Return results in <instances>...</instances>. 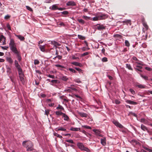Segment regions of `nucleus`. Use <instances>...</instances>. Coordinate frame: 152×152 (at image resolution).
Instances as JSON below:
<instances>
[{
	"mask_svg": "<svg viewBox=\"0 0 152 152\" xmlns=\"http://www.w3.org/2000/svg\"><path fill=\"white\" fill-rule=\"evenodd\" d=\"M74 81L75 82H76V83H80L81 82V81L80 80L78 79H75V80H74Z\"/></svg>",
	"mask_w": 152,
	"mask_h": 152,
	"instance_id": "59",
	"label": "nucleus"
},
{
	"mask_svg": "<svg viewBox=\"0 0 152 152\" xmlns=\"http://www.w3.org/2000/svg\"><path fill=\"white\" fill-rule=\"evenodd\" d=\"M52 44L55 46L60 45L58 42L55 41L53 42Z\"/></svg>",
	"mask_w": 152,
	"mask_h": 152,
	"instance_id": "44",
	"label": "nucleus"
},
{
	"mask_svg": "<svg viewBox=\"0 0 152 152\" xmlns=\"http://www.w3.org/2000/svg\"><path fill=\"white\" fill-rule=\"evenodd\" d=\"M77 21L80 24H81L82 25L84 24L85 22V21L83 19H77Z\"/></svg>",
	"mask_w": 152,
	"mask_h": 152,
	"instance_id": "28",
	"label": "nucleus"
},
{
	"mask_svg": "<svg viewBox=\"0 0 152 152\" xmlns=\"http://www.w3.org/2000/svg\"><path fill=\"white\" fill-rule=\"evenodd\" d=\"M5 39H6L5 37L3 35H1L0 36V42H1V41H2L3 42V45H5L6 44L5 42Z\"/></svg>",
	"mask_w": 152,
	"mask_h": 152,
	"instance_id": "12",
	"label": "nucleus"
},
{
	"mask_svg": "<svg viewBox=\"0 0 152 152\" xmlns=\"http://www.w3.org/2000/svg\"><path fill=\"white\" fill-rule=\"evenodd\" d=\"M39 48L41 50L42 52L45 51V45H39Z\"/></svg>",
	"mask_w": 152,
	"mask_h": 152,
	"instance_id": "23",
	"label": "nucleus"
},
{
	"mask_svg": "<svg viewBox=\"0 0 152 152\" xmlns=\"http://www.w3.org/2000/svg\"><path fill=\"white\" fill-rule=\"evenodd\" d=\"M89 52H86L85 53H84L82 55V56H85L89 54Z\"/></svg>",
	"mask_w": 152,
	"mask_h": 152,
	"instance_id": "56",
	"label": "nucleus"
},
{
	"mask_svg": "<svg viewBox=\"0 0 152 152\" xmlns=\"http://www.w3.org/2000/svg\"><path fill=\"white\" fill-rule=\"evenodd\" d=\"M58 7L56 4H54L52 6L51 9L52 10H58Z\"/></svg>",
	"mask_w": 152,
	"mask_h": 152,
	"instance_id": "27",
	"label": "nucleus"
},
{
	"mask_svg": "<svg viewBox=\"0 0 152 152\" xmlns=\"http://www.w3.org/2000/svg\"><path fill=\"white\" fill-rule=\"evenodd\" d=\"M82 150L88 152H90V150L87 148L84 147Z\"/></svg>",
	"mask_w": 152,
	"mask_h": 152,
	"instance_id": "43",
	"label": "nucleus"
},
{
	"mask_svg": "<svg viewBox=\"0 0 152 152\" xmlns=\"http://www.w3.org/2000/svg\"><path fill=\"white\" fill-rule=\"evenodd\" d=\"M82 126L85 128L89 129H91V127L87 125L83 126Z\"/></svg>",
	"mask_w": 152,
	"mask_h": 152,
	"instance_id": "52",
	"label": "nucleus"
},
{
	"mask_svg": "<svg viewBox=\"0 0 152 152\" xmlns=\"http://www.w3.org/2000/svg\"><path fill=\"white\" fill-rule=\"evenodd\" d=\"M12 51L16 55L17 57L20 55V52L18 50L17 48L15 49L12 50Z\"/></svg>",
	"mask_w": 152,
	"mask_h": 152,
	"instance_id": "8",
	"label": "nucleus"
},
{
	"mask_svg": "<svg viewBox=\"0 0 152 152\" xmlns=\"http://www.w3.org/2000/svg\"><path fill=\"white\" fill-rule=\"evenodd\" d=\"M78 114L79 115L82 117L87 118L88 116V114L80 112Z\"/></svg>",
	"mask_w": 152,
	"mask_h": 152,
	"instance_id": "11",
	"label": "nucleus"
},
{
	"mask_svg": "<svg viewBox=\"0 0 152 152\" xmlns=\"http://www.w3.org/2000/svg\"><path fill=\"white\" fill-rule=\"evenodd\" d=\"M141 77L144 79L145 80H148V77L147 76L143 75H141Z\"/></svg>",
	"mask_w": 152,
	"mask_h": 152,
	"instance_id": "53",
	"label": "nucleus"
},
{
	"mask_svg": "<svg viewBox=\"0 0 152 152\" xmlns=\"http://www.w3.org/2000/svg\"><path fill=\"white\" fill-rule=\"evenodd\" d=\"M69 70L73 73H76L77 72L75 70L72 68H69Z\"/></svg>",
	"mask_w": 152,
	"mask_h": 152,
	"instance_id": "47",
	"label": "nucleus"
},
{
	"mask_svg": "<svg viewBox=\"0 0 152 152\" xmlns=\"http://www.w3.org/2000/svg\"><path fill=\"white\" fill-rule=\"evenodd\" d=\"M102 61L103 62H107V58L105 57H104L102 58Z\"/></svg>",
	"mask_w": 152,
	"mask_h": 152,
	"instance_id": "50",
	"label": "nucleus"
},
{
	"mask_svg": "<svg viewBox=\"0 0 152 152\" xmlns=\"http://www.w3.org/2000/svg\"><path fill=\"white\" fill-rule=\"evenodd\" d=\"M7 61L10 64H12L13 62V61L11 57H7L6 58Z\"/></svg>",
	"mask_w": 152,
	"mask_h": 152,
	"instance_id": "17",
	"label": "nucleus"
},
{
	"mask_svg": "<svg viewBox=\"0 0 152 152\" xmlns=\"http://www.w3.org/2000/svg\"><path fill=\"white\" fill-rule=\"evenodd\" d=\"M142 24L146 28V30H148V25H147L146 22H143Z\"/></svg>",
	"mask_w": 152,
	"mask_h": 152,
	"instance_id": "39",
	"label": "nucleus"
},
{
	"mask_svg": "<svg viewBox=\"0 0 152 152\" xmlns=\"http://www.w3.org/2000/svg\"><path fill=\"white\" fill-rule=\"evenodd\" d=\"M70 130L72 131H78L80 130V128H74L73 127H72L70 129Z\"/></svg>",
	"mask_w": 152,
	"mask_h": 152,
	"instance_id": "22",
	"label": "nucleus"
},
{
	"mask_svg": "<svg viewBox=\"0 0 152 152\" xmlns=\"http://www.w3.org/2000/svg\"><path fill=\"white\" fill-rule=\"evenodd\" d=\"M48 77H49L53 79H54L55 78V76L53 75H48Z\"/></svg>",
	"mask_w": 152,
	"mask_h": 152,
	"instance_id": "62",
	"label": "nucleus"
},
{
	"mask_svg": "<svg viewBox=\"0 0 152 152\" xmlns=\"http://www.w3.org/2000/svg\"><path fill=\"white\" fill-rule=\"evenodd\" d=\"M61 79L64 81H67L68 78L66 76H63L61 77Z\"/></svg>",
	"mask_w": 152,
	"mask_h": 152,
	"instance_id": "34",
	"label": "nucleus"
},
{
	"mask_svg": "<svg viewBox=\"0 0 152 152\" xmlns=\"http://www.w3.org/2000/svg\"><path fill=\"white\" fill-rule=\"evenodd\" d=\"M99 20H104L107 18V16L105 14H102L98 15Z\"/></svg>",
	"mask_w": 152,
	"mask_h": 152,
	"instance_id": "5",
	"label": "nucleus"
},
{
	"mask_svg": "<svg viewBox=\"0 0 152 152\" xmlns=\"http://www.w3.org/2000/svg\"><path fill=\"white\" fill-rule=\"evenodd\" d=\"M114 101H113V102H115L116 104H119L121 103V102L118 99H115L114 101L115 102H114Z\"/></svg>",
	"mask_w": 152,
	"mask_h": 152,
	"instance_id": "42",
	"label": "nucleus"
},
{
	"mask_svg": "<svg viewBox=\"0 0 152 152\" xmlns=\"http://www.w3.org/2000/svg\"><path fill=\"white\" fill-rule=\"evenodd\" d=\"M39 63V61L37 59L35 60H34V64L35 65L38 64Z\"/></svg>",
	"mask_w": 152,
	"mask_h": 152,
	"instance_id": "49",
	"label": "nucleus"
},
{
	"mask_svg": "<svg viewBox=\"0 0 152 152\" xmlns=\"http://www.w3.org/2000/svg\"><path fill=\"white\" fill-rule=\"evenodd\" d=\"M16 37H17L19 39H20L21 41H23L25 39V38L24 37L19 35H15Z\"/></svg>",
	"mask_w": 152,
	"mask_h": 152,
	"instance_id": "20",
	"label": "nucleus"
},
{
	"mask_svg": "<svg viewBox=\"0 0 152 152\" xmlns=\"http://www.w3.org/2000/svg\"><path fill=\"white\" fill-rule=\"evenodd\" d=\"M56 113L57 115H62L63 113L59 111H57L56 112Z\"/></svg>",
	"mask_w": 152,
	"mask_h": 152,
	"instance_id": "38",
	"label": "nucleus"
},
{
	"mask_svg": "<svg viewBox=\"0 0 152 152\" xmlns=\"http://www.w3.org/2000/svg\"><path fill=\"white\" fill-rule=\"evenodd\" d=\"M20 80L23 84H24L25 82L24 78V75L23 73H21L19 74Z\"/></svg>",
	"mask_w": 152,
	"mask_h": 152,
	"instance_id": "4",
	"label": "nucleus"
},
{
	"mask_svg": "<svg viewBox=\"0 0 152 152\" xmlns=\"http://www.w3.org/2000/svg\"><path fill=\"white\" fill-rule=\"evenodd\" d=\"M96 28L99 30H101L105 29L106 26H104L102 24H98L96 25Z\"/></svg>",
	"mask_w": 152,
	"mask_h": 152,
	"instance_id": "3",
	"label": "nucleus"
},
{
	"mask_svg": "<svg viewBox=\"0 0 152 152\" xmlns=\"http://www.w3.org/2000/svg\"><path fill=\"white\" fill-rule=\"evenodd\" d=\"M66 142L70 143H71L74 144V142L72 140H67L66 141Z\"/></svg>",
	"mask_w": 152,
	"mask_h": 152,
	"instance_id": "51",
	"label": "nucleus"
},
{
	"mask_svg": "<svg viewBox=\"0 0 152 152\" xmlns=\"http://www.w3.org/2000/svg\"><path fill=\"white\" fill-rule=\"evenodd\" d=\"M136 63L137 64H138L142 66H143L144 64L142 63V62H136Z\"/></svg>",
	"mask_w": 152,
	"mask_h": 152,
	"instance_id": "58",
	"label": "nucleus"
},
{
	"mask_svg": "<svg viewBox=\"0 0 152 152\" xmlns=\"http://www.w3.org/2000/svg\"><path fill=\"white\" fill-rule=\"evenodd\" d=\"M136 66L138 68H136L135 69L136 71H137V70L141 72H142V71L140 70V69H142V66L139 65H137Z\"/></svg>",
	"mask_w": 152,
	"mask_h": 152,
	"instance_id": "25",
	"label": "nucleus"
},
{
	"mask_svg": "<svg viewBox=\"0 0 152 152\" xmlns=\"http://www.w3.org/2000/svg\"><path fill=\"white\" fill-rule=\"evenodd\" d=\"M141 128L144 131H147L148 132H149V131L148 128L143 124H141Z\"/></svg>",
	"mask_w": 152,
	"mask_h": 152,
	"instance_id": "10",
	"label": "nucleus"
},
{
	"mask_svg": "<svg viewBox=\"0 0 152 152\" xmlns=\"http://www.w3.org/2000/svg\"><path fill=\"white\" fill-rule=\"evenodd\" d=\"M18 71V74H20V73H23L22 70L21 68L20 67V66H17L16 67Z\"/></svg>",
	"mask_w": 152,
	"mask_h": 152,
	"instance_id": "19",
	"label": "nucleus"
},
{
	"mask_svg": "<svg viewBox=\"0 0 152 152\" xmlns=\"http://www.w3.org/2000/svg\"><path fill=\"white\" fill-rule=\"evenodd\" d=\"M125 101L127 103L130 104H131L136 105L137 104V102H134L133 101L129 100H126Z\"/></svg>",
	"mask_w": 152,
	"mask_h": 152,
	"instance_id": "9",
	"label": "nucleus"
},
{
	"mask_svg": "<svg viewBox=\"0 0 152 152\" xmlns=\"http://www.w3.org/2000/svg\"><path fill=\"white\" fill-rule=\"evenodd\" d=\"M82 18L86 20H88L91 19V18L86 16H83L82 17Z\"/></svg>",
	"mask_w": 152,
	"mask_h": 152,
	"instance_id": "33",
	"label": "nucleus"
},
{
	"mask_svg": "<svg viewBox=\"0 0 152 152\" xmlns=\"http://www.w3.org/2000/svg\"><path fill=\"white\" fill-rule=\"evenodd\" d=\"M7 27L9 30H11V27L9 24H7Z\"/></svg>",
	"mask_w": 152,
	"mask_h": 152,
	"instance_id": "63",
	"label": "nucleus"
},
{
	"mask_svg": "<svg viewBox=\"0 0 152 152\" xmlns=\"http://www.w3.org/2000/svg\"><path fill=\"white\" fill-rule=\"evenodd\" d=\"M54 135L55 136H56L57 137H59V138H61L62 137V136H61L60 135L58 134H57V133H54Z\"/></svg>",
	"mask_w": 152,
	"mask_h": 152,
	"instance_id": "40",
	"label": "nucleus"
},
{
	"mask_svg": "<svg viewBox=\"0 0 152 152\" xmlns=\"http://www.w3.org/2000/svg\"><path fill=\"white\" fill-rule=\"evenodd\" d=\"M113 37L115 38H118L121 39L122 37V36L119 34H115L114 35Z\"/></svg>",
	"mask_w": 152,
	"mask_h": 152,
	"instance_id": "35",
	"label": "nucleus"
},
{
	"mask_svg": "<svg viewBox=\"0 0 152 152\" xmlns=\"http://www.w3.org/2000/svg\"><path fill=\"white\" fill-rule=\"evenodd\" d=\"M125 23L127 25L129 24L131 25V21L130 20H125Z\"/></svg>",
	"mask_w": 152,
	"mask_h": 152,
	"instance_id": "32",
	"label": "nucleus"
},
{
	"mask_svg": "<svg viewBox=\"0 0 152 152\" xmlns=\"http://www.w3.org/2000/svg\"><path fill=\"white\" fill-rule=\"evenodd\" d=\"M91 20H93V21H97L98 20H99V19L98 15H97V16H96V17L93 18H91Z\"/></svg>",
	"mask_w": 152,
	"mask_h": 152,
	"instance_id": "29",
	"label": "nucleus"
},
{
	"mask_svg": "<svg viewBox=\"0 0 152 152\" xmlns=\"http://www.w3.org/2000/svg\"><path fill=\"white\" fill-rule=\"evenodd\" d=\"M72 64L75 66H78L80 67H81L82 66V64L77 62H73L72 63Z\"/></svg>",
	"mask_w": 152,
	"mask_h": 152,
	"instance_id": "21",
	"label": "nucleus"
},
{
	"mask_svg": "<svg viewBox=\"0 0 152 152\" xmlns=\"http://www.w3.org/2000/svg\"><path fill=\"white\" fill-rule=\"evenodd\" d=\"M45 114L47 115V116L48 115L49 113V111L48 110H46L45 111Z\"/></svg>",
	"mask_w": 152,
	"mask_h": 152,
	"instance_id": "61",
	"label": "nucleus"
},
{
	"mask_svg": "<svg viewBox=\"0 0 152 152\" xmlns=\"http://www.w3.org/2000/svg\"><path fill=\"white\" fill-rule=\"evenodd\" d=\"M126 67L128 68L129 70L133 71V69L132 68L131 65L129 64H126Z\"/></svg>",
	"mask_w": 152,
	"mask_h": 152,
	"instance_id": "26",
	"label": "nucleus"
},
{
	"mask_svg": "<svg viewBox=\"0 0 152 152\" xmlns=\"http://www.w3.org/2000/svg\"><path fill=\"white\" fill-rule=\"evenodd\" d=\"M62 118H64V121H69V117L66 115L65 113H63L62 115Z\"/></svg>",
	"mask_w": 152,
	"mask_h": 152,
	"instance_id": "13",
	"label": "nucleus"
},
{
	"mask_svg": "<svg viewBox=\"0 0 152 152\" xmlns=\"http://www.w3.org/2000/svg\"><path fill=\"white\" fill-rule=\"evenodd\" d=\"M55 66H56L57 67H61L63 68H65V67L63 66H62L61 65H60V64H56L55 65Z\"/></svg>",
	"mask_w": 152,
	"mask_h": 152,
	"instance_id": "46",
	"label": "nucleus"
},
{
	"mask_svg": "<svg viewBox=\"0 0 152 152\" xmlns=\"http://www.w3.org/2000/svg\"><path fill=\"white\" fill-rule=\"evenodd\" d=\"M145 69H146V70L148 71H151L152 70V69L148 67H146L145 68Z\"/></svg>",
	"mask_w": 152,
	"mask_h": 152,
	"instance_id": "60",
	"label": "nucleus"
},
{
	"mask_svg": "<svg viewBox=\"0 0 152 152\" xmlns=\"http://www.w3.org/2000/svg\"><path fill=\"white\" fill-rule=\"evenodd\" d=\"M140 121L143 123L144 124H147L148 121L146 119L144 118H141L140 120Z\"/></svg>",
	"mask_w": 152,
	"mask_h": 152,
	"instance_id": "31",
	"label": "nucleus"
},
{
	"mask_svg": "<svg viewBox=\"0 0 152 152\" xmlns=\"http://www.w3.org/2000/svg\"><path fill=\"white\" fill-rule=\"evenodd\" d=\"M145 150H147V151H149V152H152V150L150 149L147 147H145L144 148Z\"/></svg>",
	"mask_w": 152,
	"mask_h": 152,
	"instance_id": "64",
	"label": "nucleus"
},
{
	"mask_svg": "<svg viewBox=\"0 0 152 152\" xmlns=\"http://www.w3.org/2000/svg\"><path fill=\"white\" fill-rule=\"evenodd\" d=\"M61 13L64 15H67L69 14V12L67 11H65L63 12H61Z\"/></svg>",
	"mask_w": 152,
	"mask_h": 152,
	"instance_id": "48",
	"label": "nucleus"
},
{
	"mask_svg": "<svg viewBox=\"0 0 152 152\" xmlns=\"http://www.w3.org/2000/svg\"><path fill=\"white\" fill-rule=\"evenodd\" d=\"M113 123L116 126L120 128H122L123 126L117 121L114 120L113 121Z\"/></svg>",
	"mask_w": 152,
	"mask_h": 152,
	"instance_id": "6",
	"label": "nucleus"
},
{
	"mask_svg": "<svg viewBox=\"0 0 152 152\" xmlns=\"http://www.w3.org/2000/svg\"><path fill=\"white\" fill-rule=\"evenodd\" d=\"M129 91L131 92L132 94L133 95H134L135 94V91L132 89H130L129 90Z\"/></svg>",
	"mask_w": 152,
	"mask_h": 152,
	"instance_id": "54",
	"label": "nucleus"
},
{
	"mask_svg": "<svg viewBox=\"0 0 152 152\" xmlns=\"http://www.w3.org/2000/svg\"><path fill=\"white\" fill-rule=\"evenodd\" d=\"M26 9L28 10H29V11H32V9L30 7H29V6H26Z\"/></svg>",
	"mask_w": 152,
	"mask_h": 152,
	"instance_id": "55",
	"label": "nucleus"
},
{
	"mask_svg": "<svg viewBox=\"0 0 152 152\" xmlns=\"http://www.w3.org/2000/svg\"><path fill=\"white\" fill-rule=\"evenodd\" d=\"M56 131H66V129L65 128L63 127H59L58 128H56Z\"/></svg>",
	"mask_w": 152,
	"mask_h": 152,
	"instance_id": "16",
	"label": "nucleus"
},
{
	"mask_svg": "<svg viewBox=\"0 0 152 152\" xmlns=\"http://www.w3.org/2000/svg\"><path fill=\"white\" fill-rule=\"evenodd\" d=\"M101 143L104 146H105L106 144V139L105 138L101 139Z\"/></svg>",
	"mask_w": 152,
	"mask_h": 152,
	"instance_id": "15",
	"label": "nucleus"
},
{
	"mask_svg": "<svg viewBox=\"0 0 152 152\" xmlns=\"http://www.w3.org/2000/svg\"><path fill=\"white\" fill-rule=\"evenodd\" d=\"M26 148H27V151H31L33 150V144L32 142L31 141H28L27 144Z\"/></svg>",
	"mask_w": 152,
	"mask_h": 152,
	"instance_id": "2",
	"label": "nucleus"
},
{
	"mask_svg": "<svg viewBox=\"0 0 152 152\" xmlns=\"http://www.w3.org/2000/svg\"><path fill=\"white\" fill-rule=\"evenodd\" d=\"M66 5L67 6H74L76 5V4L73 1H70L67 2Z\"/></svg>",
	"mask_w": 152,
	"mask_h": 152,
	"instance_id": "7",
	"label": "nucleus"
},
{
	"mask_svg": "<svg viewBox=\"0 0 152 152\" xmlns=\"http://www.w3.org/2000/svg\"><path fill=\"white\" fill-rule=\"evenodd\" d=\"M1 48L4 50H7L9 48L8 47L5 46H1Z\"/></svg>",
	"mask_w": 152,
	"mask_h": 152,
	"instance_id": "57",
	"label": "nucleus"
},
{
	"mask_svg": "<svg viewBox=\"0 0 152 152\" xmlns=\"http://www.w3.org/2000/svg\"><path fill=\"white\" fill-rule=\"evenodd\" d=\"M77 145L78 148L81 150H83L84 147L83 144L81 143H78Z\"/></svg>",
	"mask_w": 152,
	"mask_h": 152,
	"instance_id": "14",
	"label": "nucleus"
},
{
	"mask_svg": "<svg viewBox=\"0 0 152 152\" xmlns=\"http://www.w3.org/2000/svg\"><path fill=\"white\" fill-rule=\"evenodd\" d=\"M51 82L53 83H59V81L56 80H52Z\"/></svg>",
	"mask_w": 152,
	"mask_h": 152,
	"instance_id": "37",
	"label": "nucleus"
},
{
	"mask_svg": "<svg viewBox=\"0 0 152 152\" xmlns=\"http://www.w3.org/2000/svg\"><path fill=\"white\" fill-rule=\"evenodd\" d=\"M93 131L94 132H95V134H96V135H99V136H101L100 135V132L98 130L94 129L93 130Z\"/></svg>",
	"mask_w": 152,
	"mask_h": 152,
	"instance_id": "18",
	"label": "nucleus"
},
{
	"mask_svg": "<svg viewBox=\"0 0 152 152\" xmlns=\"http://www.w3.org/2000/svg\"><path fill=\"white\" fill-rule=\"evenodd\" d=\"M125 45L127 47H129L130 44L129 41L127 40H125Z\"/></svg>",
	"mask_w": 152,
	"mask_h": 152,
	"instance_id": "36",
	"label": "nucleus"
},
{
	"mask_svg": "<svg viewBox=\"0 0 152 152\" xmlns=\"http://www.w3.org/2000/svg\"><path fill=\"white\" fill-rule=\"evenodd\" d=\"M75 86L73 85H71L69 87V88H70L71 90H74L75 91H77V89L75 87Z\"/></svg>",
	"mask_w": 152,
	"mask_h": 152,
	"instance_id": "24",
	"label": "nucleus"
},
{
	"mask_svg": "<svg viewBox=\"0 0 152 152\" xmlns=\"http://www.w3.org/2000/svg\"><path fill=\"white\" fill-rule=\"evenodd\" d=\"M139 88H146V86L145 85H143L142 84H139L137 85Z\"/></svg>",
	"mask_w": 152,
	"mask_h": 152,
	"instance_id": "30",
	"label": "nucleus"
},
{
	"mask_svg": "<svg viewBox=\"0 0 152 152\" xmlns=\"http://www.w3.org/2000/svg\"><path fill=\"white\" fill-rule=\"evenodd\" d=\"M56 109L57 110H59V109H60V110H64V108L62 106H61L59 104L58 105V106L57 107Z\"/></svg>",
	"mask_w": 152,
	"mask_h": 152,
	"instance_id": "41",
	"label": "nucleus"
},
{
	"mask_svg": "<svg viewBox=\"0 0 152 152\" xmlns=\"http://www.w3.org/2000/svg\"><path fill=\"white\" fill-rule=\"evenodd\" d=\"M9 47L11 50L17 48L15 41L14 39H10L9 43Z\"/></svg>",
	"mask_w": 152,
	"mask_h": 152,
	"instance_id": "1",
	"label": "nucleus"
},
{
	"mask_svg": "<svg viewBox=\"0 0 152 152\" xmlns=\"http://www.w3.org/2000/svg\"><path fill=\"white\" fill-rule=\"evenodd\" d=\"M15 67H16L17 66H20L18 64V61L16 60H15Z\"/></svg>",
	"mask_w": 152,
	"mask_h": 152,
	"instance_id": "45",
	"label": "nucleus"
}]
</instances>
